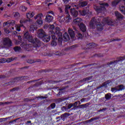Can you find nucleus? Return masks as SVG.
<instances>
[{
  "label": "nucleus",
  "mask_w": 125,
  "mask_h": 125,
  "mask_svg": "<svg viewBox=\"0 0 125 125\" xmlns=\"http://www.w3.org/2000/svg\"><path fill=\"white\" fill-rule=\"evenodd\" d=\"M100 22H103V23L107 24V25H109L110 26H113V25H115L114 21H113V20L111 19V18L109 17H93L89 22L90 28L91 29H95V28H96V26H97Z\"/></svg>",
  "instance_id": "nucleus-1"
},
{
  "label": "nucleus",
  "mask_w": 125,
  "mask_h": 125,
  "mask_svg": "<svg viewBox=\"0 0 125 125\" xmlns=\"http://www.w3.org/2000/svg\"><path fill=\"white\" fill-rule=\"evenodd\" d=\"M55 34L58 38V42L59 44H62V41H64V42H68L69 40H70V36L68 35L67 32L64 33L63 34L62 38V33H61V30L60 28L57 27L55 29Z\"/></svg>",
  "instance_id": "nucleus-2"
},
{
  "label": "nucleus",
  "mask_w": 125,
  "mask_h": 125,
  "mask_svg": "<svg viewBox=\"0 0 125 125\" xmlns=\"http://www.w3.org/2000/svg\"><path fill=\"white\" fill-rule=\"evenodd\" d=\"M71 8V6L70 5H65V13L67 14L65 18L63 17L62 16H59L58 17V20L60 23H62L65 20V22H70L71 21V18H70V15H69V9Z\"/></svg>",
  "instance_id": "nucleus-3"
},
{
  "label": "nucleus",
  "mask_w": 125,
  "mask_h": 125,
  "mask_svg": "<svg viewBox=\"0 0 125 125\" xmlns=\"http://www.w3.org/2000/svg\"><path fill=\"white\" fill-rule=\"evenodd\" d=\"M12 41L8 38H5L3 40L2 44L0 46V48L9 49L12 46Z\"/></svg>",
  "instance_id": "nucleus-4"
},
{
  "label": "nucleus",
  "mask_w": 125,
  "mask_h": 125,
  "mask_svg": "<svg viewBox=\"0 0 125 125\" xmlns=\"http://www.w3.org/2000/svg\"><path fill=\"white\" fill-rule=\"evenodd\" d=\"M100 4L102 6L98 7L97 6H94V9L95 10L96 12H97L98 13H101V12H102L103 10H105V6H108L109 5L108 3H106V2L101 3Z\"/></svg>",
  "instance_id": "nucleus-5"
},
{
  "label": "nucleus",
  "mask_w": 125,
  "mask_h": 125,
  "mask_svg": "<svg viewBox=\"0 0 125 125\" xmlns=\"http://www.w3.org/2000/svg\"><path fill=\"white\" fill-rule=\"evenodd\" d=\"M31 42L33 43V46L35 48V49H37V47H40L42 44V42L37 38L32 39V42Z\"/></svg>",
  "instance_id": "nucleus-6"
},
{
  "label": "nucleus",
  "mask_w": 125,
  "mask_h": 125,
  "mask_svg": "<svg viewBox=\"0 0 125 125\" xmlns=\"http://www.w3.org/2000/svg\"><path fill=\"white\" fill-rule=\"evenodd\" d=\"M125 89V85L121 84L118 86H116L114 87H112L111 88V91L112 92H114V91H115V92H117V91H121L122 90H124Z\"/></svg>",
  "instance_id": "nucleus-7"
},
{
  "label": "nucleus",
  "mask_w": 125,
  "mask_h": 125,
  "mask_svg": "<svg viewBox=\"0 0 125 125\" xmlns=\"http://www.w3.org/2000/svg\"><path fill=\"white\" fill-rule=\"evenodd\" d=\"M45 35V32L42 29H39L37 31V38H39V39H43L44 38Z\"/></svg>",
  "instance_id": "nucleus-8"
},
{
  "label": "nucleus",
  "mask_w": 125,
  "mask_h": 125,
  "mask_svg": "<svg viewBox=\"0 0 125 125\" xmlns=\"http://www.w3.org/2000/svg\"><path fill=\"white\" fill-rule=\"evenodd\" d=\"M51 37L52 41L51 44L53 46H55L57 45V36L56 35V33L52 34Z\"/></svg>",
  "instance_id": "nucleus-9"
},
{
  "label": "nucleus",
  "mask_w": 125,
  "mask_h": 125,
  "mask_svg": "<svg viewBox=\"0 0 125 125\" xmlns=\"http://www.w3.org/2000/svg\"><path fill=\"white\" fill-rule=\"evenodd\" d=\"M23 39L26 41H28L30 42H33V36H32L28 32H26L23 35Z\"/></svg>",
  "instance_id": "nucleus-10"
},
{
  "label": "nucleus",
  "mask_w": 125,
  "mask_h": 125,
  "mask_svg": "<svg viewBox=\"0 0 125 125\" xmlns=\"http://www.w3.org/2000/svg\"><path fill=\"white\" fill-rule=\"evenodd\" d=\"M42 17V13L37 15L36 17H34V19L35 20H37L38 18H39L37 22L39 25H42V19L41 18Z\"/></svg>",
  "instance_id": "nucleus-11"
},
{
  "label": "nucleus",
  "mask_w": 125,
  "mask_h": 125,
  "mask_svg": "<svg viewBox=\"0 0 125 125\" xmlns=\"http://www.w3.org/2000/svg\"><path fill=\"white\" fill-rule=\"evenodd\" d=\"M118 62H120V60H114L107 62V64L108 66H109L111 68H112V67H115Z\"/></svg>",
  "instance_id": "nucleus-12"
},
{
  "label": "nucleus",
  "mask_w": 125,
  "mask_h": 125,
  "mask_svg": "<svg viewBox=\"0 0 125 125\" xmlns=\"http://www.w3.org/2000/svg\"><path fill=\"white\" fill-rule=\"evenodd\" d=\"M79 27L81 31H82V32H83V33H85L86 32V26H85V24H84L83 23H80Z\"/></svg>",
  "instance_id": "nucleus-13"
},
{
  "label": "nucleus",
  "mask_w": 125,
  "mask_h": 125,
  "mask_svg": "<svg viewBox=\"0 0 125 125\" xmlns=\"http://www.w3.org/2000/svg\"><path fill=\"white\" fill-rule=\"evenodd\" d=\"M20 22L21 23V26L23 27V24H26L28 23V22H29V23H31L32 22V20H31V19H28V20L22 19V20H21L20 21Z\"/></svg>",
  "instance_id": "nucleus-14"
},
{
  "label": "nucleus",
  "mask_w": 125,
  "mask_h": 125,
  "mask_svg": "<svg viewBox=\"0 0 125 125\" xmlns=\"http://www.w3.org/2000/svg\"><path fill=\"white\" fill-rule=\"evenodd\" d=\"M70 13L74 18H75V17H77V16H78L79 14L78 11L75 9V8L70 9Z\"/></svg>",
  "instance_id": "nucleus-15"
},
{
  "label": "nucleus",
  "mask_w": 125,
  "mask_h": 125,
  "mask_svg": "<svg viewBox=\"0 0 125 125\" xmlns=\"http://www.w3.org/2000/svg\"><path fill=\"white\" fill-rule=\"evenodd\" d=\"M37 29H38V25L35 23H33L30 25L29 31L31 32V33H33L35 32V30H37Z\"/></svg>",
  "instance_id": "nucleus-16"
},
{
  "label": "nucleus",
  "mask_w": 125,
  "mask_h": 125,
  "mask_svg": "<svg viewBox=\"0 0 125 125\" xmlns=\"http://www.w3.org/2000/svg\"><path fill=\"white\" fill-rule=\"evenodd\" d=\"M45 21L46 22H48V23H50V22H52V21H53V17L47 14L46 16Z\"/></svg>",
  "instance_id": "nucleus-17"
},
{
  "label": "nucleus",
  "mask_w": 125,
  "mask_h": 125,
  "mask_svg": "<svg viewBox=\"0 0 125 125\" xmlns=\"http://www.w3.org/2000/svg\"><path fill=\"white\" fill-rule=\"evenodd\" d=\"M115 16L117 17L118 20L123 19V18H124V16H123V15H122V14H121V13L119 12L118 11H115Z\"/></svg>",
  "instance_id": "nucleus-18"
},
{
  "label": "nucleus",
  "mask_w": 125,
  "mask_h": 125,
  "mask_svg": "<svg viewBox=\"0 0 125 125\" xmlns=\"http://www.w3.org/2000/svg\"><path fill=\"white\" fill-rule=\"evenodd\" d=\"M70 116H71V114L65 112L61 115V118H62V121H65V119H66V118H68V117Z\"/></svg>",
  "instance_id": "nucleus-19"
},
{
  "label": "nucleus",
  "mask_w": 125,
  "mask_h": 125,
  "mask_svg": "<svg viewBox=\"0 0 125 125\" xmlns=\"http://www.w3.org/2000/svg\"><path fill=\"white\" fill-rule=\"evenodd\" d=\"M16 80H18V81H22V80H24L25 81H29V80H30V78L28 76H25L17 77V79H16Z\"/></svg>",
  "instance_id": "nucleus-20"
},
{
  "label": "nucleus",
  "mask_w": 125,
  "mask_h": 125,
  "mask_svg": "<svg viewBox=\"0 0 125 125\" xmlns=\"http://www.w3.org/2000/svg\"><path fill=\"white\" fill-rule=\"evenodd\" d=\"M81 22L82 19L80 18H77L73 20V23H74V24H75L76 25H78V26H79L80 23H81Z\"/></svg>",
  "instance_id": "nucleus-21"
},
{
  "label": "nucleus",
  "mask_w": 125,
  "mask_h": 125,
  "mask_svg": "<svg viewBox=\"0 0 125 125\" xmlns=\"http://www.w3.org/2000/svg\"><path fill=\"white\" fill-rule=\"evenodd\" d=\"M17 78H15V79H13V80L12 82H10L8 83H6L7 85H13V84H15V83H16V82H18L20 80H18Z\"/></svg>",
  "instance_id": "nucleus-22"
},
{
  "label": "nucleus",
  "mask_w": 125,
  "mask_h": 125,
  "mask_svg": "<svg viewBox=\"0 0 125 125\" xmlns=\"http://www.w3.org/2000/svg\"><path fill=\"white\" fill-rule=\"evenodd\" d=\"M42 39H43V41L44 42H48L50 41V36H46V34H45V36Z\"/></svg>",
  "instance_id": "nucleus-23"
},
{
  "label": "nucleus",
  "mask_w": 125,
  "mask_h": 125,
  "mask_svg": "<svg viewBox=\"0 0 125 125\" xmlns=\"http://www.w3.org/2000/svg\"><path fill=\"white\" fill-rule=\"evenodd\" d=\"M68 33L70 36V37L73 38H75V32L73 30V29L71 28L68 29Z\"/></svg>",
  "instance_id": "nucleus-24"
},
{
  "label": "nucleus",
  "mask_w": 125,
  "mask_h": 125,
  "mask_svg": "<svg viewBox=\"0 0 125 125\" xmlns=\"http://www.w3.org/2000/svg\"><path fill=\"white\" fill-rule=\"evenodd\" d=\"M34 15H35V13L33 12H29L26 14V17L28 19H30L32 17H34Z\"/></svg>",
  "instance_id": "nucleus-25"
},
{
  "label": "nucleus",
  "mask_w": 125,
  "mask_h": 125,
  "mask_svg": "<svg viewBox=\"0 0 125 125\" xmlns=\"http://www.w3.org/2000/svg\"><path fill=\"white\" fill-rule=\"evenodd\" d=\"M104 26V25L101 23H98V24H97V25L96 26H97V30H98V31H102V30H103V26Z\"/></svg>",
  "instance_id": "nucleus-26"
},
{
  "label": "nucleus",
  "mask_w": 125,
  "mask_h": 125,
  "mask_svg": "<svg viewBox=\"0 0 125 125\" xmlns=\"http://www.w3.org/2000/svg\"><path fill=\"white\" fill-rule=\"evenodd\" d=\"M121 0H114L112 1L111 5L112 6H116V5H118L119 3Z\"/></svg>",
  "instance_id": "nucleus-27"
},
{
  "label": "nucleus",
  "mask_w": 125,
  "mask_h": 125,
  "mask_svg": "<svg viewBox=\"0 0 125 125\" xmlns=\"http://www.w3.org/2000/svg\"><path fill=\"white\" fill-rule=\"evenodd\" d=\"M88 4V2L87 1H83L80 3V6L81 7H84V6H86Z\"/></svg>",
  "instance_id": "nucleus-28"
},
{
  "label": "nucleus",
  "mask_w": 125,
  "mask_h": 125,
  "mask_svg": "<svg viewBox=\"0 0 125 125\" xmlns=\"http://www.w3.org/2000/svg\"><path fill=\"white\" fill-rule=\"evenodd\" d=\"M89 105H90V103H88L86 104H81L80 105H78V107H79V108H86L87 107H88Z\"/></svg>",
  "instance_id": "nucleus-29"
},
{
  "label": "nucleus",
  "mask_w": 125,
  "mask_h": 125,
  "mask_svg": "<svg viewBox=\"0 0 125 125\" xmlns=\"http://www.w3.org/2000/svg\"><path fill=\"white\" fill-rule=\"evenodd\" d=\"M104 98L106 99V100H110V99L112 98V94L108 93L107 94L105 95Z\"/></svg>",
  "instance_id": "nucleus-30"
},
{
  "label": "nucleus",
  "mask_w": 125,
  "mask_h": 125,
  "mask_svg": "<svg viewBox=\"0 0 125 125\" xmlns=\"http://www.w3.org/2000/svg\"><path fill=\"white\" fill-rule=\"evenodd\" d=\"M119 9L121 11L122 13L125 14V7L124 5H120Z\"/></svg>",
  "instance_id": "nucleus-31"
},
{
  "label": "nucleus",
  "mask_w": 125,
  "mask_h": 125,
  "mask_svg": "<svg viewBox=\"0 0 125 125\" xmlns=\"http://www.w3.org/2000/svg\"><path fill=\"white\" fill-rule=\"evenodd\" d=\"M63 99L61 98H59L58 99H55L54 100V102H55V103H61V102H62L63 101Z\"/></svg>",
  "instance_id": "nucleus-32"
},
{
  "label": "nucleus",
  "mask_w": 125,
  "mask_h": 125,
  "mask_svg": "<svg viewBox=\"0 0 125 125\" xmlns=\"http://www.w3.org/2000/svg\"><path fill=\"white\" fill-rule=\"evenodd\" d=\"M73 108H71V110H76V108H79L80 107H78V102H75L74 103L72 104V107Z\"/></svg>",
  "instance_id": "nucleus-33"
},
{
  "label": "nucleus",
  "mask_w": 125,
  "mask_h": 125,
  "mask_svg": "<svg viewBox=\"0 0 125 125\" xmlns=\"http://www.w3.org/2000/svg\"><path fill=\"white\" fill-rule=\"evenodd\" d=\"M63 90H64V88L59 89V92L57 95L58 97H60L61 95L62 94V93H63Z\"/></svg>",
  "instance_id": "nucleus-34"
},
{
  "label": "nucleus",
  "mask_w": 125,
  "mask_h": 125,
  "mask_svg": "<svg viewBox=\"0 0 125 125\" xmlns=\"http://www.w3.org/2000/svg\"><path fill=\"white\" fill-rule=\"evenodd\" d=\"M20 10H21V11H23L24 12L26 11V10H27V9H28V8H27L25 6H21L20 7Z\"/></svg>",
  "instance_id": "nucleus-35"
},
{
  "label": "nucleus",
  "mask_w": 125,
  "mask_h": 125,
  "mask_svg": "<svg viewBox=\"0 0 125 125\" xmlns=\"http://www.w3.org/2000/svg\"><path fill=\"white\" fill-rule=\"evenodd\" d=\"M14 50L15 52H19L21 50V47L17 46L14 47Z\"/></svg>",
  "instance_id": "nucleus-36"
},
{
  "label": "nucleus",
  "mask_w": 125,
  "mask_h": 125,
  "mask_svg": "<svg viewBox=\"0 0 125 125\" xmlns=\"http://www.w3.org/2000/svg\"><path fill=\"white\" fill-rule=\"evenodd\" d=\"M8 23L9 26H13L15 25V21H8Z\"/></svg>",
  "instance_id": "nucleus-37"
},
{
  "label": "nucleus",
  "mask_w": 125,
  "mask_h": 125,
  "mask_svg": "<svg viewBox=\"0 0 125 125\" xmlns=\"http://www.w3.org/2000/svg\"><path fill=\"white\" fill-rule=\"evenodd\" d=\"M54 29V25L52 24V25H50L49 27V29L51 30H50V32H51V35H52V34H54V33H53V29Z\"/></svg>",
  "instance_id": "nucleus-38"
},
{
  "label": "nucleus",
  "mask_w": 125,
  "mask_h": 125,
  "mask_svg": "<svg viewBox=\"0 0 125 125\" xmlns=\"http://www.w3.org/2000/svg\"><path fill=\"white\" fill-rule=\"evenodd\" d=\"M12 102H0V105H4L6 104V105H8V104H12Z\"/></svg>",
  "instance_id": "nucleus-39"
},
{
  "label": "nucleus",
  "mask_w": 125,
  "mask_h": 125,
  "mask_svg": "<svg viewBox=\"0 0 125 125\" xmlns=\"http://www.w3.org/2000/svg\"><path fill=\"white\" fill-rule=\"evenodd\" d=\"M80 13L81 15L84 16L86 14V11L85 10H83L82 11H80Z\"/></svg>",
  "instance_id": "nucleus-40"
},
{
  "label": "nucleus",
  "mask_w": 125,
  "mask_h": 125,
  "mask_svg": "<svg viewBox=\"0 0 125 125\" xmlns=\"http://www.w3.org/2000/svg\"><path fill=\"white\" fill-rule=\"evenodd\" d=\"M14 16L16 18H19V17H20V14L18 12H16L14 13Z\"/></svg>",
  "instance_id": "nucleus-41"
},
{
  "label": "nucleus",
  "mask_w": 125,
  "mask_h": 125,
  "mask_svg": "<svg viewBox=\"0 0 125 125\" xmlns=\"http://www.w3.org/2000/svg\"><path fill=\"white\" fill-rule=\"evenodd\" d=\"M13 60H14V59L12 57H11V58H7L6 61V62H7V63H9V62H11V61H13Z\"/></svg>",
  "instance_id": "nucleus-42"
},
{
  "label": "nucleus",
  "mask_w": 125,
  "mask_h": 125,
  "mask_svg": "<svg viewBox=\"0 0 125 125\" xmlns=\"http://www.w3.org/2000/svg\"><path fill=\"white\" fill-rule=\"evenodd\" d=\"M42 82L40 81L39 82L36 83L34 84V86H39V85H42Z\"/></svg>",
  "instance_id": "nucleus-43"
},
{
  "label": "nucleus",
  "mask_w": 125,
  "mask_h": 125,
  "mask_svg": "<svg viewBox=\"0 0 125 125\" xmlns=\"http://www.w3.org/2000/svg\"><path fill=\"white\" fill-rule=\"evenodd\" d=\"M55 55H57V56H62L63 55V54L62 53H61L60 52H56L55 53Z\"/></svg>",
  "instance_id": "nucleus-44"
},
{
  "label": "nucleus",
  "mask_w": 125,
  "mask_h": 125,
  "mask_svg": "<svg viewBox=\"0 0 125 125\" xmlns=\"http://www.w3.org/2000/svg\"><path fill=\"white\" fill-rule=\"evenodd\" d=\"M109 84V81H106L102 84V86H104V87H107V84Z\"/></svg>",
  "instance_id": "nucleus-45"
},
{
  "label": "nucleus",
  "mask_w": 125,
  "mask_h": 125,
  "mask_svg": "<svg viewBox=\"0 0 125 125\" xmlns=\"http://www.w3.org/2000/svg\"><path fill=\"white\" fill-rule=\"evenodd\" d=\"M50 107H51L52 109H54V108L56 107V104H55V103H52L50 105Z\"/></svg>",
  "instance_id": "nucleus-46"
},
{
  "label": "nucleus",
  "mask_w": 125,
  "mask_h": 125,
  "mask_svg": "<svg viewBox=\"0 0 125 125\" xmlns=\"http://www.w3.org/2000/svg\"><path fill=\"white\" fill-rule=\"evenodd\" d=\"M20 27H21V26H19L18 25L16 26V29L18 32H20V31H21V28H20Z\"/></svg>",
  "instance_id": "nucleus-47"
},
{
  "label": "nucleus",
  "mask_w": 125,
  "mask_h": 125,
  "mask_svg": "<svg viewBox=\"0 0 125 125\" xmlns=\"http://www.w3.org/2000/svg\"><path fill=\"white\" fill-rule=\"evenodd\" d=\"M27 63H29V64H32V63H34L35 62L33 60H27L26 61Z\"/></svg>",
  "instance_id": "nucleus-48"
},
{
  "label": "nucleus",
  "mask_w": 125,
  "mask_h": 125,
  "mask_svg": "<svg viewBox=\"0 0 125 125\" xmlns=\"http://www.w3.org/2000/svg\"><path fill=\"white\" fill-rule=\"evenodd\" d=\"M73 107V104H69L68 105H67V110H69V109H71V107Z\"/></svg>",
  "instance_id": "nucleus-49"
},
{
  "label": "nucleus",
  "mask_w": 125,
  "mask_h": 125,
  "mask_svg": "<svg viewBox=\"0 0 125 125\" xmlns=\"http://www.w3.org/2000/svg\"><path fill=\"white\" fill-rule=\"evenodd\" d=\"M31 100H32L29 98H24L23 99V101H24V102H29V101H31Z\"/></svg>",
  "instance_id": "nucleus-50"
},
{
  "label": "nucleus",
  "mask_w": 125,
  "mask_h": 125,
  "mask_svg": "<svg viewBox=\"0 0 125 125\" xmlns=\"http://www.w3.org/2000/svg\"><path fill=\"white\" fill-rule=\"evenodd\" d=\"M35 82H38L37 80H32L27 82V83H34Z\"/></svg>",
  "instance_id": "nucleus-51"
},
{
  "label": "nucleus",
  "mask_w": 125,
  "mask_h": 125,
  "mask_svg": "<svg viewBox=\"0 0 125 125\" xmlns=\"http://www.w3.org/2000/svg\"><path fill=\"white\" fill-rule=\"evenodd\" d=\"M90 79H91V77H87L85 79H83L84 82H86V81H89V80H90Z\"/></svg>",
  "instance_id": "nucleus-52"
},
{
  "label": "nucleus",
  "mask_w": 125,
  "mask_h": 125,
  "mask_svg": "<svg viewBox=\"0 0 125 125\" xmlns=\"http://www.w3.org/2000/svg\"><path fill=\"white\" fill-rule=\"evenodd\" d=\"M62 111H67V107H66V106H62Z\"/></svg>",
  "instance_id": "nucleus-53"
},
{
  "label": "nucleus",
  "mask_w": 125,
  "mask_h": 125,
  "mask_svg": "<svg viewBox=\"0 0 125 125\" xmlns=\"http://www.w3.org/2000/svg\"><path fill=\"white\" fill-rule=\"evenodd\" d=\"M90 46H91V47H93V48H94V47H95V46H96V45L94 43H92L90 44Z\"/></svg>",
  "instance_id": "nucleus-54"
},
{
  "label": "nucleus",
  "mask_w": 125,
  "mask_h": 125,
  "mask_svg": "<svg viewBox=\"0 0 125 125\" xmlns=\"http://www.w3.org/2000/svg\"><path fill=\"white\" fill-rule=\"evenodd\" d=\"M4 31L5 33H6V34H9V33H10V31H9V30L7 29H4Z\"/></svg>",
  "instance_id": "nucleus-55"
},
{
  "label": "nucleus",
  "mask_w": 125,
  "mask_h": 125,
  "mask_svg": "<svg viewBox=\"0 0 125 125\" xmlns=\"http://www.w3.org/2000/svg\"><path fill=\"white\" fill-rule=\"evenodd\" d=\"M8 25H9L8 24V21H7V22H5L3 23V26H8Z\"/></svg>",
  "instance_id": "nucleus-56"
},
{
  "label": "nucleus",
  "mask_w": 125,
  "mask_h": 125,
  "mask_svg": "<svg viewBox=\"0 0 125 125\" xmlns=\"http://www.w3.org/2000/svg\"><path fill=\"white\" fill-rule=\"evenodd\" d=\"M10 90V91H15V90H18V88H14Z\"/></svg>",
  "instance_id": "nucleus-57"
},
{
  "label": "nucleus",
  "mask_w": 125,
  "mask_h": 125,
  "mask_svg": "<svg viewBox=\"0 0 125 125\" xmlns=\"http://www.w3.org/2000/svg\"><path fill=\"white\" fill-rule=\"evenodd\" d=\"M0 61L1 63H4L5 62V60H4V59H1Z\"/></svg>",
  "instance_id": "nucleus-58"
},
{
  "label": "nucleus",
  "mask_w": 125,
  "mask_h": 125,
  "mask_svg": "<svg viewBox=\"0 0 125 125\" xmlns=\"http://www.w3.org/2000/svg\"><path fill=\"white\" fill-rule=\"evenodd\" d=\"M5 78H6L5 75H0V79H5Z\"/></svg>",
  "instance_id": "nucleus-59"
},
{
  "label": "nucleus",
  "mask_w": 125,
  "mask_h": 125,
  "mask_svg": "<svg viewBox=\"0 0 125 125\" xmlns=\"http://www.w3.org/2000/svg\"><path fill=\"white\" fill-rule=\"evenodd\" d=\"M38 98H42V99H46V98H47V97L40 96V97H39Z\"/></svg>",
  "instance_id": "nucleus-60"
},
{
  "label": "nucleus",
  "mask_w": 125,
  "mask_h": 125,
  "mask_svg": "<svg viewBox=\"0 0 125 125\" xmlns=\"http://www.w3.org/2000/svg\"><path fill=\"white\" fill-rule=\"evenodd\" d=\"M48 14H54V13H53V11H50L47 12Z\"/></svg>",
  "instance_id": "nucleus-61"
},
{
  "label": "nucleus",
  "mask_w": 125,
  "mask_h": 125,
  "mask_svg": "<svg viewBox=\"0 0 125 125\" xmlns=\"http://www.w3.org/2000/svg\"><path fill=\"white\" fill-rule=\"evenodd\" d=\"M59 10H60V12L61 13H62V12H63V10L60 7L59 8Z\"/></svg>",
  "instance_id": "nucleus-62"
},
{
  "label": "nucleus",
  "mask_w": 125,
  "mask_h": 125,
  "mask_svg": "<svg viewBox=\"0 0 125 125\" xmlns=\"http://www.w3.org/2000/svg\"><path fill=\"white\" fill-rule=\"evenodd\" d=\"M92 121H93V118H91V119H90L89 120L86 121V123H88V122H92Z\"/></svg>",
  "instance_id": "nucleus-63"
},
{
  "label": "nucleus",
  "mask_w": 125,
  "mask_h": 125,
  "mask_svg": "<svg viewBox=\"0 0 125 125\" xmlns=\"http://www.w3.org/2000/svg\"><path fill=\"white\" fill-rule=\"evenodd\" d=\"M98 119H99V117H96L93 118V121H95L96 120H98Z\"/></svg>",
  "instance_id": "nucleus-64"
}]
</instances>
